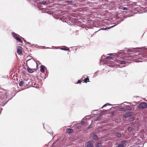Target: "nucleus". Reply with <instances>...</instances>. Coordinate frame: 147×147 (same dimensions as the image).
<instances>
[{"label": "nucleus", "mask_w": 147, "mask_h": 147, "mask_svg": "<svg viewBox=\"0 0 147 147\" xmlns=\"http://www.w3.org/2000/svg\"><path fill=\"white\" fill-rule=\"evenodd\" d=\"M66 132L68 133H72L73 132V130L71 129L67 128L66 129Z\"/></svg>", "instance_id": "nucleus-6"}, {"label": "nucleus", "mask_w": 147, "mask_h": 147, "mask_svg": "<svg viewBox=\"0 0 147 147\" xmlns=\"http://www.w3.org/2000/svg\"><path fill=\"white\" fill-rule=\"evenodd\" d=\"M83 82L86 83L87 82L89 81V79L88 78H87L83 80Z\"/></svg>", "instance_id": "nucleus-11"}, {"label": "nucleus", "mask_w": 147, "mask_h": 147, "mask_svg": "<svg viewBox=\"0 0 147 147\" xmlns=\"http://www.w3.org/2000/svg\"><path fill=\"white\" fill-rule=\"evenodd\" d=\"M119 62H118V63L121 64H125L126 63V61H120L118 60Z\"/></svg>", "instance_id": "nucleus-12"}, {"label": "nucleus", "mask_w": 147, "mask_h": 147, "mask_svg": "<svg viewBox=\"0 0 147 147\" xmlns=\"http://www.w3.org/2000/svg\"><path fill=\"white\" fill-rule=\"evenodd\" d=\"M131 115L130 113H126L124 115V117L125 118H126L130 116Z\"/></svg>", "instance_id": "nucleus-8"}, {"label": "nucleus", "mask_w": 147, "mask_h": 147, "mask_svg": "<svg viewBox=\"0 0 147 147\" xmlns=\"http://www.w3.org/2000/svg\"><path fill=\"white\" fill-rule=\"evenodd\" d=\"M60 49L61 50H63L65 51L69 50V49L67 47H65L64 48H62Z\"/></svg>", "instance_id": "nucleus-10"}, {"label": "nucleus", "mask_w": 147, "mask_h": 147, "mask_svg": "<svg viewBox=\"0 0 147 147\" xmlns=\"http://www.w3.org/2000/svg\"><path fill=\"white\" fill-rule=\"evenodd\" d=\"M119 111H125L126 110V109L125 108H121L119 109Z\"/></svg>", "instance_id": "nucleus-14"}, {"label": "nucleus", "mask_w": 147, "mask_h": 147, "mask_svg": "<svg viewBox=\"0 0 147 147\" xmlns=\"http://www.w3.org/2000/svg\"><path fill=\"white\" fill-rule=\"evenodd\" d=\"M24 84V82L22 81H21L19 84V85L20 86H23V84Z\"/></svg>", "instance_id": "nucleus-15"}, {"label": "nucleus", "mask_w": 147, "mask_h": 147, "mask_svg": "<svg viewBox=\"0 0 147 147\" xmlns=\"http://www.w3.org/2000/svg\"><path fill=\"white\" fill-rule=\"evenodd\" d=\"M104 114V113L103 112H102V113H100V115H102Z\"/></svg>", "instance_id": "nucleus-28"}, {"label": "nucleus", "mask_w": 147, "mask_h": 147, "mask_svg": "<svg viewBox=\"0 0 147 147\" xmlns=\"http://www.w3.org/2000/svg\"><path fill=\"white\" fill-rule=\"evenodd\" d=\"M118 147H124V146L123 145L121 144L118 145Z\"/></svg>", "instance_id": "nucleus-21"}, {"label": "nucleus", "mask_w": 147, "mask_h": 147, "mask_svg": "<svg viewBox=\"0 0 147 147\" xmlns=\"http://www.w3.org/2000/svg\"><path fill=\"white\" fill-rule=\"evenodd\" d=\"M128 130L129 131H130L131 130V128L130 127H129L128 128Z\"/></svg>", "instance_id": "nucleus-26"}, {"label": "nucleus", "mask_w": 147, "mask_h": 147, "mask_svg": "<svg viewBox=\"0 0 147 147\" xmlns=\"http://www.w3.org/2000/svg\"><path fill=\"white\" fill-rule=\"evenodd\" d=\"M121 9H122L123 10H127V8L125 7H122L121 8Z\"/></svg>", "instance_id": "nucleus-23"}, {"label": "nucleus", "mask_w": 147, "mask_h": 147, "mask_svg": "<svg viewBox=\"0 0 147 147\" xmlns=\"http://www.w3.org/2000/svg\"><path fill=\"white\" fill-rule=\"evenodd\" d=\"M118 147V146H116V147Z\"/></svg>", "instance_id": "nucleus-31"}, {"label": "nucleus", "mask_w": 147, "mask_h": 147, "mask_svg": "<svg viewBox=\"0 0 147 147\" xmlns=\"http://www.w3.org/2000/svg\"><path fill=\"white\" fill-rule=\"evenodd\" d=\"M46 1H43L41 2V4H45L46 3Z\"/></svg>", "instance_id": "nucleus-19"}, {"label": "nucleus", "mask_w": 147, "mask_h": 147, "mask_svg": "<svg viewBox=\"0 0 147 147\" xmlns=\"http://www.w3.org/2000/svg\"><path fill=\"white\" fill-rule=\"evenodd\" d=\"M109 105L108 104H105L104 105H103V106L101 107V108H103L104 107L106 106L107 105Z\"/></svg>", "instance_id": "nucleus-24"}, {"label": "nucleus", "mask_w": 147, "mask_h": 147, "mask_svg": "<svg viewBox=\"0 0 147 147\" xmlns=\"http://www.w3.org/2000/svg\"><path fill=\"white\" fill-rule=\"evenodd\" d=\"M147 107V104L145 102H141L139 104L138 106V107L140 109L145 108Z\"/></svg>", "instance_id": "nucleus-2"}, {"label": "nucleus", "mask_w": 147, "mask_h": 147, "mask_svg": "<svg viewBox=\"0 0 147 147\" xmlns=\"http://www.w3.org/2000/svg\"><path fill=\"white\" fill-rule=\"evenodd\" d=\"M86 147H94L92 141H90L86 143Z\"/></svg>", "instance_id": "nucleus-3"}, {"label": "nucleus", "mask_w": 147, "mask_h": 147, "mask_svg": "<svg viewBox=\"0 0 147 147\" xmlns=\"http://www.w3.org/2000/svg\"><path fill=\"white\" fill-rule=\"evenodd\" d=\"M22 48L20 46H19L18 47L17 49V53L18 55H22Z\"/></svg>", "instance_id": "nucleus-4"}, {"label": "nucleus", "mask_w": 147, "mask_h": 147, "mask_svg": "<svg viewBox=\"0 0 147 147\" xmlns=\"http://www.w3.org/2000/svg\"><path fill=\"white\" fill-rule=\"evenodd\" d=\"M92 128V127L91 126V125H90L87 128L88 129H90V128Z\"/></svg>", "instance_id": "nucleus-27"}, {"label": "nucleus", "mask_w": 147, "mask_h": 147, "mask_svg": "<svg viewBox=\"0 0 147 147\" xmlns=\"http://www.w3.org/2000/svg\"><path fill=\"white\" fill-rule=\"evenodd\" d=\"M45 67L44 65H42L40 67V71L42 73L45 72Z\"/></svg>", "instance_id": "nucleus-7"}, {"label": "nucleus", "mask_w": 147, "mask_h": 147, "mask_svg": "<svg viewBox=\"0 0 147 147\" xmlns=\"http://www.w3.org/2000/svg\"><path fill=\"white\" fill-rule=\"evenodd\" d=\"M112 58V57L110 56H108L106 57V59H111Z\"/></svg>", "instance_id": "nucleus-22"}, {"label": "nucleus", "mask_w": 147, "mask_h": 147, "mask_svg": "<svg viewBox=\"0 0 147 147\" xmlns=\"http://www.w3.org/2000/svg\"><path fill=\"white\" fill-rule=\"evenodd\" d=\"M116 136L118 138H121V134L119 133H117L116 134Z\"/></svg>", "instance_id": "nucleus-9"}, {"label": "nucleus", "mask_w": 147, "mask_h": 147, "mask_svg": "<svg viewBox=\"0 0 147 147\" xmlns=\"http://www.w3.org/2000/svg\"><path fill=\"white\" fill-rule=\"evenodd\" d=\"M98 117L96 118V120H98Z\"/></svg>", "instance_id": "nucleus-30"}, {"label": "nucleus", "mask_w": 147, "mask_h": 147, "mask_svg": "<svg viewBox=\"0 0 147 147\" xmlns=\"http://www.w3.org/2000/svg\"><path fill=\"white\" fill-rule=\"evenodd\" d=\"M93 138L94 139H97L98 138V137L97 136L95 135L93 137Z\"/></svg>", "instance_id": "nucleus-20"}, {"label": "nucleus", "mask_w": 147, "mask_h": 147, "mask_svg": "<svg viewBox=\"0 0 147 147\" xmlns=\"http://www.w3.org/2000/svg\"><path fill=\"white\" fill-rule=\"evenodd\" d=\"M126 108L128 110H131L132 109L129 106H127Z\"/></svg>", "instance_id": "nucleus-17"}, {"label": "nucleus", "mask_w": 147, "mask_h": 147, "mask_svg": "<svg viewBox=\"0 0 147 147\" xmlns=\"http://www.w3.org/2000/svg\"><path fill=\"white\" fill-rule=\"evenodd\" d=\"M27 70H28V71L30 73H32L34 71H36V69H31L29 67L27 68Z\"/></svg>", "instance_id": "nucleus-5"}, {"label": "nucleus", "mask_w": 147, "mask_h": 147, "mask_svg": "<svg viewBox=\"0 0 147 147\" xmlns=\"http://www.w3.org/2000/svg\"><path fill=\"white\" fill-rule=\"evenodd\" d=\"M102 146V145L101 143H98L97 144L96 147H101Z\"/></svg>", "instance_id": "nucleus-18"}, {"label": "nucleus", "mask_w": 147, "mask_h": 147, "mask_svg": "<svg viewBox=\"0 0 147 147\" xmlns=\"http://www.w3.org/2000/svg\"><path fill=\"white\" fill-rule=\"evenodd\" d=\"M66 2L68 4H73V1H66Z\"/></svg>", "instance_id": "nucleus-13"}, {"label": "nucleus", "mask_w": 147, "mask_h": 147, "mask_svg": "<svg viewBox=\"0 0 147 147\" xmlns=\"http://www.w3.org/2000/svg\"><path fill=\"white\" fill-rule=\"evenodd\" d=\"M84 122H85V121H82V122H81V123H82H82H84Z\"/></svg>", "instance_id": "nucleus-29"}, {"label": "nucleus", "mask_w": 147, "mask_h": 147, "mask_svg": "<svg viewBox=\"0 0 147 147\" xmlns=\"http://www.w3.org/2000/svg\"><path fill=\"white\" fill-rule=\"evenodd\" d=\"M127 142L126 141H122L121 142V144L123 145L124 146H125V144Z\"/></svg>", "instance_id": "nucleus-16"}, {"label": "nucleus", "mask_w": 147, "mask_h": 147, "mask_svg": "<svg viewBox=\"0 0 147 147\" xmlns=\"http://www.w3.org/2000/svg\"><path fill=\"white\" fill-rule=\"evenodd\" d=\"M81 82H81V81H80V80H78V82H77V84H78V83H79V84H81Z\"/></svg>", "instance_id": "nucleus-25"}, {"label": "nucleus", "mask_w": 147, "mask_h": 147, "mask_svg": "<svg viewBox=\"0 0 147 147\" xmlns=\"http://www.w3.org/2000/svg\"><path fill=\"white\" fill-rule=\"evenodd\" d=\"M13 37L17 40L19 42L22 43L23 41L21 38L19 37V35L15 33L14 32H12L11 33Z\"/></svg>", "instance_id": "nucleus-1"}]
</instances>
